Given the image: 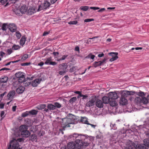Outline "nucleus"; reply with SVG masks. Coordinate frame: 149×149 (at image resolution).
I'll use <instances>...</instances> for the list:
<instances>
[{
	"mask_svg": "<svg viewBox=\"0 0 149 149\" xmlns=\"http://www.w3.org/2000/svg\"><path fill=\"white\" fill-rule=\"evenodd\" d=\"M68 118H65L62 119V127L63 130H65L66 127H70V124H76L77 122V120L74 115L70 113L68 115Z\"/></svg>",
	"mask_w": 149,
	"mask_h": 149,
	"instance_id": "nucleus-1",
	"label": "nucleus"
},
{
	"mask_svg": "<svg viewBox=\"0 0 149 149\" xmlns=\"http://www.w3.org/2000/svg\"><path fill=\"white\" fill-rule=\"evenodd\" d=\"M108 95L111 102L113 103L115 102V105L116 102L114 101V100L118 98L120 95L119 92H118L116 93L114 92H110L108 93Z\"/></svg>",
	"mask_w": 149,
	"mask_h": 149,
	"instance_id": "nucleus-2",
	"label": "nucleus"
},
{
	"mask_svg": "<svg viewBox=\"0 0 149 149\" xmlns=\"http://www.w3.org/2000/svg\"><path fill=\"white\" fill-rule=\"evenodd\" d=\"M8 149H22L19 147L18 143L15 139H13L10 143Z\"/></svg>",
	"mask_w": 149,
	"mask_h": 149,
	"instance_id": "nucleus-3",
	"label": "nucleus"
},
{
	"mask_svg": "<svg viewBox=\"0 0 149 149\" xmlns=\"http://www.w3.org/2000/svg\"><path fill=\"white\" fill-rule=\"evenodd\" d=\"M135 92L131 91H121L120 94L121 95V97L127 98V97L130 96L131 95H133Z\"/></svg>",
	"mask_w": 149,
	"mask_h": 149,
	"instance_id": "nucleus-4",
	"label": "nucleus"
},
{
	"mask_svg": "<svg viewBox=\"0 0 149 149\" xmlns=\"http://www.w3.org/2000/svg\"><path fill=\"white\" fill-rule=\"evenodd\" d=\"M50 6V3L47 1H46L42 4L39 6L38 8L37 9V11H39L43 9H47Z\"/></svg>",
	"mask_w": 149,
	"mask_h": 149,
	"instance_id": "nucleus-5",
	"label": "nucleus"
},
{
	"mask_svg": "<svg viewBox=\"0 0 149 149\" xmlns=\"http://www.w3.org/2000/svg\"><path fill=\"white\" fill-rule=\"evenodd\" d=\"M107 58H105L104 59L101 61H100L98 62L95 61L93 64V65L95 68L101 65H103L104 64L106 63V61Z\"/></svg>",
	"mask_w": 149,
	"mask_h": 149,
	"instance_id": "nucleus-6",
	"label": "nucleus"
},
{
	"mask_svg": "<svg viewBox=\"0 0 149 149\" xmlns=\"http://www.w3.org/2000/svg\"><path fill=\"white\" fill-rule=\"evenodd\" d=\"M102 101L104 104H108L109 103L110 105L112 106H114L115 105V102L113 103L111 102V100L109 96H104L102 98Z\"/></svg>",
	"mask_w": 149,
	"mask_h": 149,
	"instance_id": "nucleus-7",
	"label": "nucleus"
},
{
	"mask_svg": "<svg viewBox=\"0 0 149 149\" xmlns=\"http://www.w3.org/2000/svg\"><path fill=\"white\" fill-rule=\"evenodd\" d=\"M24 77L25 76L24 75L23 76H22L21 77L19 78L18 81L20 83H24V86L27 87L31 84V82L30 81L28 82V81L27 82V79H25Z\"/></svg>",
	"mask_w": 149,
	"mask_h": 149,
	"instance_id": "nucleus-8",
	"label": "nucleus"
},
{
	"mask_svg": "<svg viewBox=\"0 0 149 149\" xmlns=\"http://www.w3.org/2000/svg\"><path fill=\"white\" fill-rule=\"evenodd\" d=\"M85 135H83L81 134H78V136L77 137L76 140H75V143L77 145H79L81 141L85 139L86 138Z\"/></svg>",
	"mask_w": 149,
	"mask_h": 149,
	"instance_id": "nucleus-9",
	"label": "nucleus"
},
{
	"mask_svg": "<svg viewBox=\"0 0 149 149\" xmlns=\"http://www.w3.org/2000/svg\"><path fill=\"white\" fill-rule=\"evenodd\" d=\"M96 100V97L91 98L86 104V106L88 107H90L93 106L95 103Z\"/></svg>",
	"mask_w": 149,
	"mask_h": 149,
	"instance_id": "nucleus-10",
	"label": "nucleus"
},
{
	"mask_svg": "<svg viewBox=\"0 0 149 149\" xmlns=\"http://www.w3.org/2000/svg\"><path fill=\"white\" fill-rule=\"evenodd\" d=\"M68 147L69 149H77L79 145H77L75 143L71 142L68 144Z\"/></svg>",
	"mask_w": 149,
	"mask_h": 149,
	"instance_id": "nucleus-11",
	"label": "nucleus"
},
{
	"mask_svg": "<svg viewBox=\"0 0 149 149\" xmlns=\"http://www.w3.org/2000/svg\"><path fill=\"white\" fill-rule=\"evenodd\" d=\"M108 54L112 57V58L109 60V61H110L112 62L116 60L118 58V54L117 52H111L109 53Z\"/></svg>",
	"mask_w": 149,
	"mask_h": 149,
	"instance_id": "nucleus-12",
	"label": "nucleus"
},
{
	"mask_svg": "<svg viewBox=\"0 0 149 149\" xmlns=\"http://www.w3.org/2000/svg\"><path fill=\"white\" fill-rule=\"evenodd\" d=\"M45 64L46 65H56L57 63L55 62L52 61V58L50 57L46 59Z\"/></svg>",
	"mask_w": 149,
	"mask_h": 149,
	"instance_id": "nucleus-13",
	"label": "nucleus"
},
{
	"mask_svg": "<svg viewBox=\"0 0 149 149\" xmlns=\"http://www.w3.org/2000/svg\"><path fill=\"white\" fill-rule=\"evenodd\" d=\"M8 28L10 31L12 32H15L17 29L16 25L14 24H10L8 26Z\"/></svg>",
	"mask_w": 149,
	"mask_h": 149,
	"instance_id": "nucleus-14",
	"label": "nucleus"
},
{
	"mask_svg": "<svg viewBox=\"0 0 149 149\" xmlns=\"http://www.w3.org/2000/svg\"><path fill=\"white\" fill-rule=\"evenodd\" d=\"M16 94L15 91H10L7 95L8 97V100H10L13 99L14 97V96Z\"/></svg>",
	"mask_w": 149,
	"mask_h": 149,
	"instance_id": "nucleus-15",
	"label": "nucleus"
},
{
	"mask_svg": "<svg viewBox=\"0 0 149 149\" xmlns=\"http://www.w3.org/2000/svg\"><path fill=\"white\" fill-rule=\"evenodd\" d=\"M104 103L102 100L99 99H96L95 104L97 107L99 108L103 107L104 106Z\"/></svg>",
	"mask_w": 149,
	"mask_h": 149,
	"instance_id": "nucleus-16",
	"label": "nucleus"
},
{
	"mask_svg": "<svg viewBox=\"0 0 149 149\" xmlns=\"http://www.w3.org/2000/svg\"><path fill=\"white\" fill-rule=\"evenodd\" d=\"M37 8L35 7H30L28 10L27 13L29 15L33 14L36 11Z\"/></svg>",
	"mask_w": 149,
	"mask_h": 149,
	"instance_id": "nucleus-17",
	"label": "nucleus"
},
{
	"mask_svg": "<svg viewBox=\"0 0 149 149\" xmlns=\"http://www.w3.org/2000/svg\"><path fill=\"white\" fill-rule=\"evenodd\" d=\"M63 65H59V68L61 67H62V68H63V71H60L59 72V74L60 75H64L65 74V72H66V69L67 68V67L66 66H64V65H63L64 64L63 63Z\"/></svg>",
	"mask_w": 149,
	"mask_h": 149,
	"instance_id": "nucleus-18",
	"label": "nucleus"
},
{
	"mask_svg": "<svg viewBox=\"0 0 149 149\" xmlns=\"http://www.w3.org/2000/svg\"><path fill=\"white\" fill-rule=\"evenodd\" d=\"M25 88L21 86L18 87L16 90L17 93L18 94H21L25 90Z\"/></svg>",
	"mask_w": 149,
	"mask_h": 149,
	"instance_id": "nucleus-19",
	"label": "nucleus"
},
{
	"mask_svg": "<svg viewBox=\"0 0 149 149\" xmlns=\"http://www.w3.org/2000/svg\"><path fill=\"white\" fill-rule=\"evenodd\" d=\"M30 140L33 142L37 141V136L36 134H32L30 137Z\"/></svg>",
	"mask_w": 149,
	"mask_h": 149,
	"instance_id": "nucleus-20",
	"label": "nucleus"
},
{
	"mask_svg": "<svg viewBox=\"0 0 149 149\" xmlns=\"http://www.w3.org/2000/svg\"><path fill=\"white\" fill-rule=\"evenodd\" d=\"M142 96L136 97L134 101L138 105H141L142 103Z\"/></svg>",
	"mask_w": 149,
	"mask_h": 149,
	"instance_id": "nucleus-21",
	"label": "nucleus"
},
{
	"mask_svg": "<svg viewBox=\"0 0 149 149\" xmlns=\"http://www.w3.org/2000/svg\"><path fill=\"white\" fill-rule=\"evenodd\" d=\"M27 6L24 5L20 8V12L22 14H24L27 12Z\"/></svg>",
	"mask_w": 149,
	"mask_h": 149,
	"instance_id": "nucleus-22",
	"label": "nucleus"
},
{
	"mask_svg": "<svg viewBox=\"0 0 149 149\" xmlns=\"http://www.w3.org/2000/svg\"><path fill=\"white\" fill-rule=\"evenodd\" d=\"M127 103V98L121 97L120 104L123 105H125Z\"/></svg>",
	"mask_w": 149,
	"mask_h": 149,
	"instance_id": "nucleus-23",
	"label": "nucleus"
},
{
	"mask_svg": "<svg viewBox=\"0 0 149 149\" xmlns=\"http://www.w3.org/2000/svg\"><path fill=\"white\" fill-rule=\"evenodd\" d=\"M30 134V132L27 130L21 132V135L24 137H27L29 136Z\"/></svg>",
	"mask_w": 149,
	"mask_h": 149,
	"instance_id": "nucleus-24",
	"label": "nucleus"
},
{
	"mask_svg": "<svg viewBox=\"0 0 149 149\" xmlns=\"http://www.w3.org/2000/svg\"><path fill=\"white\" fill-rule=\"evenodd\" d=\"M89 144L88 143L82 141L80 144L79 145V146L77 147V149H80L81 147L83 146H87L89 145Z\"/></svg>",
	"mask_w": 149,
	"mask_h": 149,
	"instance_id": "nucleus-25",
	"label": "nucleus"
},
{
	"mask_svg": "<svg viewBox=\"0 0 149 149\" xmlns=\"http://www.w3.org/2000/svg\"><path fill=\"white\" fill-rule=\"evenodd\" d=\"M28 126L25 125H22L20 126L19 130L22 132V131H24L25 130H26L28 129Z\"/></svg>",
	"mask_w": 149,
	"mask_h": 149,
	"instance_id": "nucleus-26",
	"label": "nucleus"
},
{
	"mask_svg": "<svg viewBox=\"0 0 149 149\" xmlns=\"http://www.w3.org/2000/svg\"><path fill=\"white\" fill-rule=\"evenodd\" d=\"M80 121L82 123L87 124H88V118L85 117H81Z\"/></svg>",
	"mask_w": 149,
	"mask_h": 149,
	"instance_id": "nucleus-27",
	"label": "nucleus"
},
{
	"mask_svg": "<svg viewBox=\"0 0 149 149\" xmlns=\"http://www.w3.org/2000/svg\"><path fill=\"white\" fill-rule=\"evenodd\" d=\"M8 79V77L7 76H4L3 77H2L1 78L0 82L1 83H6Z\"/></svg>",
	"mask_w": 149,
	"mask_h": 149,
	"instance_id": "nucleus-28",
	"label": "nucleus"
},
{
	"mask_svg": "<svg viewBox=\"0 0 149 149\" xmlns=\"http://www.w3.org/2000/svg\"><path fill=\"white\" fill-rule=\"evenodd\" d=\"M78 136V134L77 133H74L72 135L70 136V138L72 139V140L75 142V140L77 139V137Z\"/></svg>",
	"mask_w": 149,
	"mask_h": 149,
	"instance_id": "nucleus-29",
	"label": "nucleus"
},
{
	"mask_svg": "<svg viewBox=\"0 0 149 149\" xmlns=\"http://www.w3.org/2000/svg\"><path fill=\"white\" fill-rule=\"evenodd\" d=\"M136 149H146L145 146L143 144L137 145L136 147Z\"/></svg>",
	"mask_w": 149,
	"mask_h": 149,
	"instance_id": "nucleus-30",
	"label": "nucleus"
},
{
	"mask_svg": "<svg viewBox=\"0 0 149 149\" xmlns=\"http://www.w3.org/2000/svg\"><path fill=\"white\" fill-rule=\"evenodd\" d=\"M24 75V73L21 72H17L15 74V77L18 78L21 77L22 76H23Z\"/></svg>",
	"mask_w": 149,
	"mask_h": 149,
	"instance_id": "nucleus-31",
	"label": "nucleus"
},
{
	"mask_svg": "<svg viewBox=\"0 0 149 149\" xmlns=\"http://www.w3.org/2000/svg\"><path fill=\"white\" fill-rule=\"evenodd\" d=\"M38 130V125L32 126L31 128V131L33 133L36 132Z\"/></svg>",
	"mask_w": 149,
	"mask_h": 149,
	"instance_id": "nucleus-32",
	"label": "nucleus"
},
{
	"mask_svg": "<svg viewBox=\"0 0 149 149\" xmlns=\"http://www.w3.org/2000/svg\"><path fill=\"white\" fill-rule=\"evenodd\" d=\"M14 134L15 136L17 137L21 135V132L19 129H17L15 131Z\"/></svg>",
	"mask_w": 149,
	"mask_h": 149,
	"instance_id": "nucleus-33",
	"label": "nucleus"
},
{
	"mask_svg": "<svg viewBox=\"0 0 149 149\" xmlns=\"http://www.w3.org/2000/svg\"><path fill=\"white\" fill-rule=\"evenodd\" d=\"M26 40V38L24 36H22L21 39L20 41V44L21 45H24L25 43V41Z\"/></svg>",
	"mask_w": 149,
	"mask_h": 149,
	"instance_id": "nucleus-34",
	"label": "nucleus"
},
{
	"mask_svg": "<svg viewBox=\"0 0 149 149\" xmlns=\"http://www.w3.org/2000/svg\"><path fill=\"white\" fill-rule=\"evenodd\" d=\"M142 103L144 104H146L149 102L148 99L146 97L142 96Z\"/></svg>",
	"mask_w": 149,
	"mask_h": 149,
	"instance_id": "nucleus-35",
	"label": "nucleus"
},
{
	"mask_svg": "<svg viewBox=\"0 0 149 149\" xmlns=\"http://www.w3.org/2000/svg\"><path fill=\"white\" fill-rule=\"evenodd\" d=\"M143 143L145 146L149 147V138L144 139Z\"/></svg>",
	"mask_w": 149,
	"mask_h": 149,
	"instance_id": "nucleus-36",
	"label": "nucleus"
},
{
	"mask_svg": "<svg viewBox=\"0 0 149 149\" xmlns=\"http://www.w3.org/2000/svg\"><path fill=\"white\" fill-rule=\"evenodd\" d=\"M47 107L49 110H54L55 109L54 104H49Z\"/></svg>",
	"mask_w": 149,
	"mask_h": 149,
	"instance_id": "nucleus-37",
	"label": "nucleus"
},
{
	"mask_svg": "<svg viewBox=\"0 0 149 149\" xmlns=\"http://www.w3.org/2000/svg\"><path fill=\"white\" fill-rule=\"evenodd\" d=\"M13 11L15 14L17 15L18 16L21 15H20V10H19L17 9H15L13 10Z\"/></svg>",
	"mask_w": 149,
	"mask_h": 149,
	"instance_id": "nucleus-38",
	"label": "nucleus"
},
{
	"mask_svg": "<svg viewBox=\"0 0 149 149\" xmlns=\"http://www.w3.org/2000/svg\"><path fill=\"white\" fill-rule=\"evenodd\" d=\"M54 104L55 107V109L56 108H60L61 107V104L57 102H54Z\"/></svg>",
	"mask_w": 149,
	"mask_h": 149,
	"instance_id": "nucleus-39",
	"label": "nucleus"
},
{
	"mask_svg": "<svg viewBox=\"0 0 149 149\" xmlns=\"http://www.w3.org/2000/svg\"><path fill=\"white\" fill-rule=\"evenodd\" d=\"M46 107L45 104H40L39 106H38L37 107V108L38 109V110H42L44 108H45V107Z\"/></svg>",
	"mask_w": 149,
	"mask_h": 149,
	"instance_id": "nucleus-40",
	"label": "nucleus"
},
{
	"mask_svg": "<svg viewBox=\"0 0 149 149\" xmlns=\"http://www.w3.org/2000/svg\"><path fill=\"white\" fill-rule=\"evenodd\" d=\"M29 113L32 115H36L38 112V111L35 110H33L31 111H29Z\"/></svg>",
	"mask_w": 149,
	"mask_h": 149,
	"instance_id": "nucleus-41",
	"label": "nucleus"
},
{
	"mask_svg": "<svg viewBox=\"0 0 149 149\" xmlns=\"http://www.w3.org/2000/svg\"><path fill=\"white\" fill-rule=\"evenodd\" d=\"M136 93L137 95H139V97H143L145 95L144 93L141 91L139 92H136Z\"/></svg>",
	"mask_w": 149,
	"mask_h": 149,
	"instance_id": "nucleus-42",
	"label": "nucleus"
},
{
	"mask_svg": "<svg viewBox=\"0 0 149 149\" xmlns=\"http://www.w3.org/2000/svg\"><path fill=\"white\" fill-rule=\"evenodd\" d=\"M7 24L4 23L3 24L2 26L1 29L2 30L4 31H6L7 30Z\"/></svg>",
	"mask_w": 149,
	"mask_h": 149,
	"instance_id": "nucleus-43",
	"label": "nucleus"
},
{
	"mask_svg": "<svg viewBox=\"0 0 149 149\" xmlns=\"http://www.w3.org/2000/svg\"><path fill=\"white\" fill-rule=\"evenodd\" d=\"M95 57V56L90 53L86 57V58H90L92 59H93Z\"/></svg>",
	"mask_w": 149,
	"mask_h": 149,
	"instance_id": "nucleus-44",
	"label": "nucleus"
},
{
	"mask_svg": "<svg viewBox=\"0 0 149 149\" xmlns=\"http://www.w3.org/2000/svg\"><path fill=\"white\" fill-rule=\"evenodd\" d=\"M77 100V98L76 97H73L72 98L69 100V102L73 103L74 102Z\"/></svg>",
	"mask_w": 149,
	"mask_h": 149,
	"instance_id": "nucleus-45",
	"label": "nucleus"
},
{
	"mask_svg": "<svg viewBox=\"0 0 149 149\" xmlns=\"http://www.w3.org/2000/svg\"><path fill=\"white\" fill-rule=\"evenodd\" d=\"M12 49L14 50H18L20 49V47L19 45H14L12 47Z\"/></svg>",
	"mask_w": 149,
	"mask_h": 149,
	"instance_id": "nucleus-46",
	"label": "nucleus"
},
{
	"mask_svg": "<svg viewBox=\"0 0 149 149\" xmlns=\"http://www.w3.org/2000/svg\"><path fill=\"white\" fill-rule=\"evenodd\" d=\"M88 7L87 6H82L80 7V9L83 11H86L88 10Z\"/></svg>",
	"mask_w": 149,
	"mask_h": 149,
	"instance_id": "nucleus-47",
	"label": "nucleus"
},
{
	"mask_svg": "<svg viewBox=\"0 0 149 149\" xmlns=\"http://www.w3.org/2000/svg\"><path fill=\"white\" fill-rule=\"evenodd\" d=\"M29 114V111H26L22 114V116L23 117H25L28 116Z\"/></svg>",
	"mask_w": 149,
	"mask_h": 149,
	"instance_id": "nucleus-48",
	"label": "nucleus"
},
{
	"mask_svg": "<svg viewBox=\"0 0 149 149\" xmlns=\"http://www.w3.org/2000/svg\"><path fill=\"white\" fill-rule=\"evenodd\" d=\"M28 57V55L27 54H24L23 56L21 58L23 60H26Z\"/></svg>",
	"mask_w": 149,
	"mask_h": 149,
	"instance_id": "nucleus-49",
	"label": "nucleus"
},
{
	"mask_svg": "<svg viewBox=\"0 0 149 149\" xmlns=\"http://www.w3.org/2000/svg\"><path fill=\"white\" fill-rule=\"evenodd\" d=\"M16 34L18 39H19L21 36L20 33L18 31H17L16 32Z\"/></svg>",
	"mask_w": 149,
	"mask_h": 149,
	"instance_id": "nucleus-50",
	"label": "nucleus"
},
{
	"mask_svg": "<svg viewBox=\"0 0 149 149\" xmlns=\"http://www.w3.org/2000/svg\"><path fill=\"white\" fill-rule=\"evenodd\" d=\"M78 22L77 21H71L68 23V24H77Z\"/></svg>",
	"mask_w": 149,
	"mask_h": 149,
	"instance_id": "nucleus-51",
	"label": "nucleus"
},
{
	"mask_svg": "<svg viewBox=\"0 0 149 149\" xmlns=\"http://www.w3.org/2000/svg\"><path fill=\"white\" fill-rule=\"evenodd\" d=\"M4 114H5V112L4 111H2L1 112V115H0L1 117V120H2L3 119V117L5 116H4Z\"/></svg>",
	"mask_w": 149,
	"mask_h": 149,
	"instance_id": "nucleus-52",
	"label": "nucleus"
},
{
	"mask_svg": "<svg viewBox=\"0 0 149 149\" xmlns=\"http://www.w3.org/2000/svg\"><path fill=\"white\" fill-rule=\"evenodd\" d=\"M94 20L93 19H85L84 20V22H87L94 21Z\"/></svg>",
	"mask_w": 149,
	"mask_h": 149,
	"instance_id": "nucleus-53",
	"label": "nucleus"
},
{
	"mask_svg": "<svg viewBox=\"0 0 149 149\" xmlns=\"http://www.w3.org/2000/svg\"><path fill=\"white\" fill-rule=\"evenodd\" d=\"M37 84L36 83L35 81L34 80L32 83V86L33 87H36L37 86Z\"/></svg>",
	"mask_w": 149,
	"mask_h": 149,
	"instance_id": "nucleus-54",
	"label": "nucleus"
},
{
	"mask_svg": "<svg viewBox=\"0 0 149 149\" xmlns=\"http://www.w3.org/2000/svg\"><path fill=\"white\" fill-rule=\"evenodd\" d=\"M42 80V79H37L35 80V81L36 83L37 84V85L40 83V81Z\"/></svg>",
	"mask_w": 149,
	"mask_h": 149,
	"instance_id": "nucleus-55",
	"label": "nucleus"
},
{
	"mask_svg": "<svg viewBox=\"0 0 149 149\" xmlns=\"http://www.w3.org/2000/svg\"><path fill=\"white\" fill-rule=\"evenodd\" d=\"M30 63H23L21 64L22 66H27L29 65L30 64Z\"/></svg>",
	"mask_w": 149,
	"mask_h": 149,
	"instance_id": "nucleus-56",
	"label": "nucleus"
},
{
	"mask_svg": "<svg viewBox=\"0 0 149 149\" xmlns=\"http://www.w3.org/2000/svg\"><path fill=\"white\" fill-rule=\"evenodd\" d=\"M59 52H54L52 53V54L55 56H58L59 54Z\"/></svg>",
	"mask_w": 149,
	"mask_h": 149,
	"instance_id": "nucleus-57",
	"label": "nucleus"
},
{
	"mask_svg": "<svg viewBox=\"0 0 149 149\" xmlns=\"http://www.w3.org/2000/svg\"><path fill=\"white\" fill-rule=\"evenodd\" d=\"M68 55H64L62 57L61 59L62 60H65L68 56Z\"/></svg>",
	"mask_w": 149,
	"mask_h": 149,
	"instance_id": "nucleus-58",
	"label": "nucleus"
},
{
	"mask_svg": "<svg viewBox=\"0 0 149 149\" xmlns=\"http://www.w3.org/2000/svg\"><path fill=\"white\" fill-rule=\"evenodd\" d=\"M7 93L6 91L4 92L3 93L1 94L0 95V97H1V98L2 99L3 97V96L6 94V93Z\"/></svg>",
	"mask_w": 149,
	"mask_h": 149,
	"instance_id": "nucleus-59",
	"label": "nucleus"
},
{
	"mask_svg": "<svg viewBox=\"0 0 149 149\" xmlns=\"http://www.w3.org/2000/svg\"><path fill=\"white\" fill-rule=\"evenodd\" d=\"M50 33V31L47 32L45 31L44 32L43 36H46L47 35H48Z\"/></svg>",
	"mask_w": 149,
	"mask_h": 149,
	"instance_id": "nucleus-60",
	"label": "nucleus"
},
{
	"mask_svg": "<svg viewBox=\"0 0 149 149\" xmlns=\"http://www.w3.org/2000/svg\"><path fill=\"white\" fill-rule=\"evenodd\" d=\"M13 52V51L11 49H8L7 50V52L9 54H10Z\"/></svg>",
	"mask_w": 149,
	"mask_h": 149,
	"instance_id": "nucleus-61",
	"label": "nucleus"
},
{
	"mask_svg": "<svg viewBox=\"0 0 149 149\" xmlns=\"http://www.w3.org/2000/svg\"><path fill=\"white\" fill-rule=\"evenodd\" d=\"M4 104L3 103H1L0 104V109H3L4 108Z\"/></svg>",
	"mask_w": 149,
	"mask_h": 149,
	"instance_id": "nucleus-62",
	"label": "nucleus"
},
{
	"mask_svg": "<svg viewBox=\"0 0 149 149\" xmlns=\"http://www.w3.org/2000/svg\"><path fill=\"white\" fill-rule=\"evenodd\" d=\"M15 139L18 142H21L22 140V139L21 138L17 139Z\"/></svg>",
	"mask_w": 149,
	"mask_h": 149,
	"instance_id": "nucleus-63",
	"label": "nucleus"
},
{
	"mask_svg": "<svg viewBox=\"0 0 149 149\" xmlns=\"http://www.w3.org/2000/svg\"><path fill=\"white\" fill-rule=\"evenodd\" d=\"M44 63L42 62H41L40 63H38V65L41 66H42L44 65Z\"/></svg>",
	"mask_w": 149,
	"mask_h": 149,
	"instance_id": "nucleus-64",
	"label": "nucleus"
}]
</instances>
